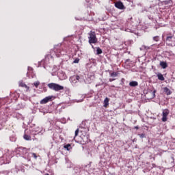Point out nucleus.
I'll use <instances>...</instances> for the list:
<instances>
[{
    "mask_svg": "<svg viewBox=\"0 0 175 175\" xmlns=\"http://www.w3.org/2000/svg\"><path fill=\"white\" fill-rule=\"evenodd\" d=\"M103 51H102V49L99 47L96 48V54L99 55V54H102Z\"/></svg>",
    "mask_w": 175,
    "mask_h": 175,
    "instance_id": "15",
    "label": "nucleus"
},
{
    "mask_svg": "<svg viewBox=\"0 0 175 175\" xmlns=\"http://www.w3.org/2000/svg\"><path fill=\"white\" fill-rule=\"evenodd\" d=\"M163 90H164V92L166 93V95H171L172 91H170V88H164Z\"/></svg>",
    "mask_w": 175,
    "mask_h": 175,
    "instance_id": "10",
    "label": "nucleus"
},
{
    "mask_svg": "<svg viewBox=\"0 0 175 175\" xmlns=\"http://www.w3.org/2000/svg\"><path fill=\"white\" fill-rule=\"evenodd\" d=\"M172 38H173V36H167L166 38L167 42H171Z\"/></svg>",
    "mask_w": 175,
    "mask_h": 175,
    "instance_id": "19",
    "label": "nucleus"
},
{
    "mask_svg": "<svg viewBox=\"0 0 175 175\" xmlns=\"http://www.w3.org/2000/svg\"><path fill=\"white\" fill-rule=\"evenodd\" d=\"M52 97L51 96H47L43 98L42 100H40V105H46V103H48L51 100Z\"/></svg>",
    "mask_w": 175,
    "mask_h": 175,
    "instance_id": "5",
    "label": "nucleus"
},
{
    "mask_svg": "<svg viewBox=\"0 0 175 175\" xmlns=\"http://www.w3.org/2000/svg\"><path fill=\"white\" fill-rule=\"evenodd\" d=\"M114 80H116V79H109V81H110V82L114 81Z\"/></svg>",
    "mask_w": 175,
    "mask_h": 175,
    "instance_id": "29",
    "label": "nucleus"
},
{
    "mask_svg": "<svg viewBox=\"0 0 175 175\" xmlns=\"http://www.w3.org/2000/svg\"><path fill=\"white\" fill-rule=\"evenodd\" d=\"M155 94H157V90H154L151 93V94H152L151 98H152V99H154V98H155Z\"/></svg>",
    "mask_w": 175,
    "mask_h": 175,
    "instance_id": "18",
    "label": "nucleus"
},
{
    "mask_svg": "<svg viewBox=\"0 0 175 175\" xmlns=\"http://www.w3.org/2000/svg\"><path fill=\"white\" fill-rule=\"evenodd\" d=\"M64 148H66V150H67L68 151H69V148H70V144H67L66 146H64Z\"/></svg>",
    "mask_w": 175,
    "mask_h": 175,
    "instance_id": "21",
    "label": "nucleus"
},
{
    "mask_svg": "<svg viewBox=\"0 0 175 175\" xmlns=\"http://www.w3.org/2000/svg\"><path fill=\"white\" fill-rule=\"evenodd\" d=\"M130 87H137L139 85V83L137 81H131L129 83Z\"/></svg>",
    "mask_w": 175,
    "mask_h": 175,
    "instance_id": "9",
    "label": "nucleus"
},
{
    "mask_svg": "<svg viewBox=\"0 0 175 175\" xmlns=\"http://www.w3.org/2000/svg\"><path fill=\"white\" fill-rule=\"evenodd\" d=\"M45 175H49V174H45Z\"/></svg>",
    "mask_w": 175,
    "mask_h": 175,
    "instance_id": "32",
    "label": "nucleus"
},
{
    "mask_svg": "<svg viewBox=\"0 0 175 175\" xmlns=\"http://www.w3.org/2000/svg\"><path fill=\"white\" fill-rule=\"evenodd\" d=\"M115 6H116V8H117L118 9H120L121 10H122V9H125L124 4L121 1L116 2L115 3Z\"/></svg>",
    "mask_w": 175,
    "mask_h": 175,
    "instance_id": "6",
    "label": "nucleus"
},
{
    "mask_svg": "<svg viewBox=\"0 0 175 175\" xmlns=\"http://www.w3.org/2000/svg\"><path fill=\"white\" fill-rule=\"evenodd\" d=\"M139 136L143 139V137H145L146 135L144 134H139Z\"/></svg>",
    "mask_w": 175,
    "mask_h": 175,
    "instance_id": "27",
    "label": "nucleus"
},
{
    "mask_svg": "<svg viewBox=\"0 0 175 175\" xmlns=\"http://www.w3.org/2000/svg\"><path fill=\"white\" fill-rule=\"evenodd\" d=\"M109 106V98L106 97L104 100V107Z\"/></svg>",
    "mask_w": 175,
    "mask_h": 175,
    "instance_id": "12",
    "label": "nucleus"
},
{
    "mask_svg": "<svg viewBox=\"0 0 175 175\" xmlns=\"http://www.w3.org/2000/svg\"><path fill=\"white\" fill-rule=\"evenodd\" d=\"M160 66L163 69H166V68H167V63L165 62H160Z\"/></svg>",
    "mask_w": 175,
    "mask_h": 175,
    "instance_id": "8",
    "label": "nucleus"
},
{
    "mask_svg": "<svg viewBox=\"0 0 175 175\" xmlns=\"http://www.w3.org/2000/svg\"><path fill=\"white\" fill-rule=\"evenodd\" d=\"M79 61H80V59H75V60H74V62H73V63L74 64H79Z\"/></svg>",
    "mask_w": 175,
    "mask_h": 175,
    "instance_id": "23",
    "label": "nucleus"
},
{
    "mask_svg": "<svg viewBox=\"0 0 175 175\" xmlns=\"http://www.w3.org/2000/svg\"><path fill=\"white\" fill-rule=\"evenodd\" d=\"M153 40H154V42H159V36H154Z\"/></svg>",
    "mask_w": 175,
    "mask_h": 175,
    "instance_id": "20",
    "label": "nucleus"
},
{
    "mask_svg": "<svg viewBox=\"0 0 175 175\" xmlns=\"http://www.w3.org/2000/svg\"><path fill=\"white\" fill-rule=\"evenodd\" d=\"M19 87H23L24 88H26V90L28 91L29 90V87L25 83L23 82V81H19Z\"/></svg>",
    "mask_w": 175,
    "mask_h": 175,
    "instance_id": "7",
    "label": "nucleus"
},
{
    "mask_svg": "<svg viewBox=\"0 0 175 175\" xmlns=\"http://www.w3.org/2000/svg\"><path fill=\"white\" fill-rule=\"evenodd\" d=\"M169 113H170L169 109H164L163 111V114H162L163 117L161 119L163 122H166V121H167V116H169Z\"/></svg>",
    "mask_w": 175,
    "mask_h": 175,
    "instance_id": "3",
    "label": "nucleus"
},
{
    "mask_svg": "<svg viewBox=\"0 0 175 175\" xmlns=\"http://www.w3.org/2000/svg\"><path fill=\"white\" fill-rule=\"evenodd\" d=\"M118 76V72H113L112 73L110 74L111 77H117Z\"/></svg>",
    "mask_w": 175,
    "mask_h": 175,
    "instance_id": "14",
    "label": "nucleus"
},
{
    "mask_svg": "<svg viewBox=\"0 0 175 175\" xmlns=\"http://www.w3.org/2000/svg\"><path fill=\"white\" fill-rule=\"evenodd\" d=\"M157 77L159 80H161V81H163V80H165V77H163V75L162 74L157 75Z\"/></svg>",
    "mask_w": 175,
    "mask_h": 175,
    "instance_id": "13",
    "label": "nucleus"
},
{
    "mask_svg": "<svg viewBox=\"0 0 175 175\" xmlns=\"http://www.w3.org/2000/svg\"><path fill=\"white\" fill-rule=\"evenodd\" d=\"M32 157H33L34 159H38V156L36 154V153H31Z\"/></svg>",
    "mask_w": 175,
    "mask_h": 175,
    "instance_id": "24",
    "label": "nucleus"
},
{
    "mask_svg": "<svg viewBox=\"0 0 175 175\" xmlns=\"http://www.w3.org/2000/svg\"><path fill=\"white\" fill-rule=\"evenodd\" d=\"M48 87L50 90H53V91H62L64 90V86L54 83H49Z\"/></svg>",
    "mask_w": 175,
    "mask_h": 175,
    "instance_id": "2",
    "label": "nucleus"
},
{
    "mask_svg": "<svg viewBox=\"0 0 175 175\" xmlns=\"http://www.w3.org/2000/svg\"><path fill=\"white\" fill-rule=\"evenodd\" d=\"M72 79H75L76 80H80V76L77 75L75 77H73Z\"/></svg>",
    "mask_w": 175,
    "mask_h": 175,
    "instance_id": "25",
    "label": "nucleus"
},
{
    "mask_svg": "<svg viewBox=\"0 0 175 175\" xmlns=\"http://www.w3.org/2000/svg\"><path fill=\"white\" fill-rule=\"evenodd\" d=\"M92 49H94V46L92 45Z\"/></svg>",
    "mask_w": 175,
    "mask_h": 175,
    "instance_id": "31",
    "label": "nucleus"
},
{
    "mask_svg": "<svg viewBox=\"0 0 175 175\" xmlns=\"http://www.w3.org/2000/svg\"><path fill=\"white\" fill-rule=\"evenodd\" d=\"M20 150H21L23 151V154H27L29 149H27L25 148H20Z\"/></svg>",
    "mask_w": 175,
    "mask_h": 175,
    "instance_id": "17",
    "label": "nucleus"
},
{
    "mask_svg": "<svg viewBox=\"0 0 175 175\" xmlns=\"http://www.w3.org/2000/svg\"><path fill=\"white\" fill-rule=\"evenodd\" d=\"M89 43L90 44H95V43H98V38H96V34H95V32L94 31H90L89 33Z\"/></svg>",
    "mask_w": 175,
    "mask_h": 175,
    "instance_id": "1",
    "label": "nucleus"
},
{
    "mask_svg": "<svg viewBox=\"0 0 175 175\" xmlns=\"http://www.w3.org/2000/svg\"><path fill=\"white\" fill-rule=\"evenodd\" d=\"M135 129H139V127L138 126H135Z\"/></svg>",
    "mask_w": 175,
    "mask_h": 175,
    "instance_id": "30",
    "label": "nucleus"
},
{
    "mask_svg": "<svg viewBox=\"0 0 175 175\" xmlns=\"http://www.w3.org/2000/svg\"><path fill=\"white\" fill-rule=\"evenodd\" d=\"M142 47H144V49H145L146 50H148V46H143Z\"/></svg>",
    "mask_w": 175,
    "mask_h": 175,
    "instance_id": "28",
    "label": "nucleus"
},
{
    "mask_svg": "<svg viewBox=\"0 0 175 175\" xmlns=\"http://www.w3.org/2000/svg\"><path fill=\"white\" fill-rule=\"evenodd\" d=\"M55 53H61V46L57 45L54 48Z\"/></svg>",
    "mask_w": 175,
    "mask_h": 175,
    "instance_id": "11",
    "label": "nucleus"
},
{
    "mask_svg": "<svg viewBox=\"0 0 175 175\" xmlns=\"http://www.w3.org/2000/svg\"><path fill=\"white\" fill-rule=\"evenodd\" d=\"M39 84H40V82H39V81L34 82V83H33L36 88H38V86L39 85Z\"/></svg>",
    "mask_w": 175,
    "mask_h": 175,
    "instance_id": "22",
    "label": "nucleus"
},
{
    "mask_svg": "<svg viewBox=\"0 0 175 175\" xmlns=\"http://www.w3.org/2000/svg\"><path fill=\"white\" fill-rule=\"evenodd\" d=\"M79 135V129H77L76 131H75V136H77Z\"/></svg>",
    "mask_w": 175,
    "mask_h": 175,
    "instance_id": "26",
    "label": "nucleus"
},
{
    "mask_svg": "<svg viewBox=\"0 0 175 175\" xmlns=\"http://www.w3.org/2000/svg\"><path fill=\"white\" fill-rule=\"evenodd\" d=\"M23 138L25 140H31V136L26 134L24 135Z\"/></svg>",
    "mask_w": 175,
    "mask_h": 175,
    "instance_id": "16",
    "label": "nucleus"
},
{
    "mask_svg": "<svg viewBox=\"0 0 175 175\" xmlns=\"http://www.w3.org/2000/svg\"><path fill=\"white\" fill-rule=\"evenodd\" d=\"M57 75L60 80H66L68 79L66 74L64 71H59Z\"/></svg>",
    "mask_w": 175,
    "mask_h": 175,
    "instance_id": "4",
    "label": "nucleus"
}]
</instances>
